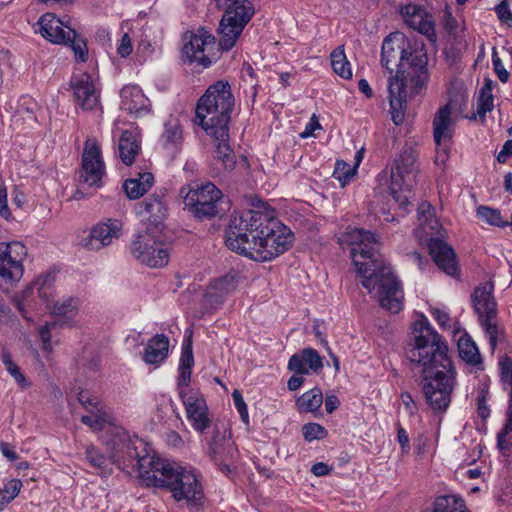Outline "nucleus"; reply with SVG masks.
Instances as JSON below:
<instances>
[{
  "label": "nucleus",
  "mask_w": 512,
  "mask_h": 512,
  "mask_svg": "<svg viewBox=\"0 0 512 512\" xmlns=\"http://www.w3.org/2000/svg\"><path fill=\"white\" fill-rule=\"evenodd\" d=\"M415 162V157L411 152H403L400 155V158L396 161V177L400 180H403V173L409 172Z\"/></svg>",
  "instance_id": "49"
},
{
  "label": "nucleus",
  "mask_w": 512,
  "mask_h": 512,
  "mask_svg": "<svg viewBox=\"0 0 512 512\" xmlns=\"http://www.w3.org/2000/svg\"><path fill=\"white\" fill-rule=\"evenodd\" d=\"M132 52V43H131V39L129 37V35L127 33H125L121 39H120V42H119V45L117 47V53L121 56V57H127L131 54Z\"/></svg>",
  "instance_id": "57"
},
{
  "label": "nucleus",
  "mask_w": 512,
  "mask_h": 512,
  "mask_svg": "<svg viewBox=\"0 0 512 512\" xmlns=\"http://www.w3.org/2000/svg\"><path fill=\"white\" fill-rule=\"evenodd\" d=\"M70 87L76 104L83 110L91 111L99 106L100 88L96 75L76 72L71 78Z\"/></svg>",
  "instance_id": "14"
},
{
  "label": "nucleus",
  "mask_w": 512,
  "mask_h": 512,
  "mask_svg": "<svg viewBox=\"0 0 512 512\" xmlns=\"http://www.w3.org/2000/svg\"><path fill=\"white\" fill-rule=\"evenodd\" d=\"M477 216L489 225L497 227H505L507 222L502 220L501 213L498 209L481 205L476 210Z\"/></svg>",
  "instance_id": "42"
},
{
  "label": "nucleus",
  "mask_w": 512,
  "mask_h": 512,
  "mask_svg": "<svg viewBox=\"0 0 512 512\" xmlns=\"http://www.w3.org/2000/svg\"><path fill=\"white\" fill-rule=\"evenodd\" d=\"M130 253L139 263L151 268H161L168 264L170 250L149 231L139 233L130 245Z\"/></svg>",
  "instance_id": "11"
},
{
  "label": "nucleus",
  "mask_w": 512,
  "mask_h": 512,
  "mask_svg": "<svg viewBox=\"0 0 512 512\" xmlns=\"http://www.w3.org/2000/svg\"><path fill=\"white\" fill-rule=\"evenodd\" d=\"M55 275L53 273H46L38 276L34 282L26 287L22 291L21 297L15 298V305L18 310L24 315L23 312V301L26 299L27 295L31 293L34 289L37 290L38 295L46 302H50L54 296L55 292Z\"/></svg>",
  "instance_id": "28"
},
{
  "label": "nucleus",
  "mask_w": 512,
  "mask_h": 512,
  "mask_svg": "<svg viewBox=\"0 0 512 512\" xmlns=\"http://www.w3.org/2000/svg\"><path fill=\"white\" fill-rule=\"evenodd\" d=\"M234 104L229 83L219 80L208 87L196 106L198 124L213 138L215 159L221 161L226 170H232L236 163L229 144V122Z\"/></svg>",
  "instance_id": "4"
},
{
  "label": "nucleus",
  "mask_w": 512,
  "mask_h": 512,
  "mask_svg": "<svg viewBox=\"0 0 512 512\" xmlns=\"http://www.w3.org/2000/svg\"><path fill=\"white\" fill-rule=\"evenodd\" d=\"M397 439H398V442L400 443L403 451H408L410 449L409 436H408L406 430L403 429L401 426L398 427Z\"/></svg>",
  "instance_id": "64"
},
{
  "label": "nucleus",
  "mask_w": 512,
  "mask_h": 512,
  "mask_svg": "<svg viewBox=\"0 0 512 512\" xmlns=\"http://www.w3.org/2000/svg\"><path fill=\"white\" fill-rule=\"evenodd\" d=\"M166 206L157 196H150L136 205V214L141 221L159 227L166 217Z\"/></svg>",
  "instance_id": "26"
},
{
  "label": "nucleus",
  "mask_w": 512,
  "mask_h": 512,
  "mask_svg": "<svg viewBox=\"0 0 512 512\" xmlns=\"http://www.w3.org/2000/svg\"><path fill=\"white\" fill-rule=\"evenodd\" d=\"M414 338L406 349L412 369L421 374L426 402L434 411L446 410L456 385V371L443 337L426 318L413 324Z\"/></svg>",
  "instance_id": "1"
},
{
  "label": "nucleus",
  "mask_w": 512,
  "mask_h": 512,
  "mask_svg": "<svg viewBox=\"0 0 512 512\" xmlns=\"http://www.w3.org/2000/svg\"><path fill=\"white\" fill-rule=\"evenodd\" d=\"M322 129L316 115H313L309 122L306 124L305 129L301 132L300 137L305 139L314 135L315 130Z\"/></svg>",
  "instance_id": "58"
},
{
  "label": "nucleus",
  "mask_w": 512,
  "mask_h": 512,
  "mask_svg": "<svg viewBox=\"0 0 512 512\" xmlns=\"http://www.w3.org/2000/svg\"><path fill=\"white\" fill-rule=\"evenodd\" d=\"M456 123L457 117L453 114V107L450 102L436 111L432 119V130L433 140L437 147L452 141Z\"/></svg>",
  "instance_id": "20"
},
{
  "label": "nucleus",
  "mask_w": 512,
  "mask_h": 512,
  "mask_svg": "<svg viewBox=\"0 0 512 512\" xmlns=\"http://www.w3.org/2000/svg\"><path fill=\"white\" fill-rule=\"evenodd\" d=\"M402 180L398 179L395 175L394 170L392 171V182L390 186V195L393 200L404 210H407V206L410 205L411 191L405 187L403 188L400 184Z\"/></svg>",
  "instance_id": "40"
},
{
  "label": "nucleus",
  "mask_w": 512,
  "mask_h": 512,
  "mask_svg": "<svg viewBox=\"0 0 512 512\" xmlns=\"http://www.w3.org/2000/svg\"><path fill=\"white\" fill-rule=\"evenodd\" d=\"M458 352L460 358L471 366H478L482 364V357L479 353L478 347L471 337L464 333L458 339Z\"/></svg>",
  "instance_id": "34"
},
{
  "label": "nucleus",
  "mask_w": 512,
  "mask_h": 512,
  "mask_svg": "<svg viewBox=\"0 0 512 512\" xmlns=\"http://www.w3.org/2000/svg\"><path fill=\"white\" fill-rule=\"evenodd\" d=\"M442 22L444 29L449 34H455L458 28V23L455 17L452 15L451 9L446 5L443 10Z\"/></svg>",
  "instance_id": "53"
},
{
  "label": "nucleus",
  "mask_w": 512,
  "mask_h": 512,
  "mask_svg": "<svg viewBox=\"0 0 512 512\" xmlns=\"http://www.w3.org/2000/svg\"><path fill=\"white\" fill-rule=\"evenodd\" d=\"M323 394L320 388L313 389L303 393L297 400L296 406L299 412L316 413L323 403Z\"/></svg>",
  "instance_id": "36"
},
{
  "label": "nucleus",
  "mask_w": 512,
  "mask_h": 512,
  "mask_svg": "<svg viewBox=\"0 0 512 512\" xmlns=\"http://www.w3.org/2000/svg\"><path fill=\"white\" fill-rule=\"evenodd\" d=\"M142 463L140 479L146 486L167 489L189 508L202 504L203 486L194 469L152 455L142 456Z\"/></svg>",
  "instance_id": "5"
},
{
  "label": "nucleus",
  "mask_w": 512,
  "mask_h": 512,
  "mask_svg": "<svg viewBox=\"0 0 512 512\" xmlns=\"http://www.w3.org/2000/svg\"><path fill=\"white\" fill-rule=\"evenodd\" d=\"M38 24L40 34L51 43L63 44L75 36V30L65 25L52 13L42 15Z\"/></svg>",
  "instance_id": "22"
},
{
  "label": "nucleus",
  "mask_w": 512,
  "mask_h": 512,
  "mask_svg": "<svg viewBox=\"0 0 512 512\" xmlns=\"http://www.w3.org/2000/svg\"><path fill=\"white\" fill-rule=\"evenodd\" d=\"M101 433L100 440L107 451L103 454L94 445L86 448V459L101 477H108L113 472V466L129 475L140 478L142 470V456L137 452L140 443L138 439H131L128 433L120 426L106 428Z\"/></svg>",
  "instance_id": "6"
},
{
  "label": "nucleus",
  "mask_w": 512,
  "mask_h": 512,
  "mask_svg": "<svg viewBox=\"0 0 512 512\" xmlns=\"http://www.w3.org/2000/svg\"><path fill=\"white\" fill-rule=\"evenodd\" d=\"M396 74L389 81L390 114L395 125L405 119L407 96L419 94L426 86L429 74L427 56L412 52L411 43L402 32L386 37V70Z\"/></svg>",
  "instance_id": "3"
},
{
  "label": "nucleus",
  "mask_w": 512,
  "mask_h": 512,
  "mask_svg": "<svg viewBox=\"0 0 512 512\" xmlns=\"http://www.w3.org/2000/svg\"><path fill=\"white\" fill-rule=\"evenodd\" d=\"M331 66L333 71L343 79H351L352 78V67L350 62L348 61L344 47L339 46L331 52L330 55Z\"/></svg>",
  "instance_id": "37"
},
{
  "label": "nucleus",
  "mask_w": 512,
  "mask_h": 512,
  "mask_svg": "<svg viewBox=\"0 0 512 512\" xmlns=\"http://www.w3.org/2000/svg\"><path fill=\"white\" fill-rule=\"evenodd\" d=\"M217 3L226 7L219 25V45L223 50H230L253 17L255 9L248 0H217Z\"/></svg>",
  "instance_id": "9"
},
{
  "label": "nucleus",
  "mask_w": 512,
  "mask_h": 512,
  "mask_svg": "<svg viewBox=\"0 0 512 512\" xmlns=\"http://www.w3.org/2000/svg\"><path fill=\"white\" fill-rule=\"evenodd\" d=\"M449 158V150L446 147L441 148L436 146L435 164L438 166L445 165Z\"/></svg>",
  "instance_id": "63"
},
{
  "label": "nucleus",
  "mask_w": 512,
  "mask_h": 512,
  "mask_svg": "<svg viewBox=\"0 0 512 512\" xmlns=\"http://www.w3.org/2000/svg\"><path fill=\"white\" fill-rule=\"evenodd\" d=\"M2 361L5 365L8 373L14 378L19 386L22 388H26L29 386V382L26 380L25 376L20 371V368L13 362L9 353L4 352L2 354Z\"/></svg>",
  "instance_id": "44"
},
{
  "label": "nucleus",
  "mask_w": 512,
  "mask_h": 512,
  "mask_svg": "<svg viewBox=\"0 0 512 512\" xmlns=\"http://www.w3.org/2000/svg\"><path fill=\"white\" fill-rule=\"evenodd\" d=\"M120 108L133 117L139 118L151 112V101L138 85H125L120 91Z\"/></svg>",
  "instance_id": "21"
},
{
  "label": "nucleus",
  "mask_w": 512,
  "mask_h": 512,
  "mask_svg": "<svg viewBox=\"0 0 512 512\" xmlns=\"http://www.w3.org/2000/svg\"><path fill=\"white\" fill-rule=\"evenodd\" d=\"M78 299L73 297L57 300L53 303L52 312L55 315L63 316L66 318H73L78 309Z\"/></svg>",
  "instance_id": "41"
},
{
  "label": "nucleus",
  "mask_w": 512,
  "mask_h": 512,
  "mask_svg": "<svg viewBox=\"0 0 512 512\" xmlns=\"http://www.w3.org/2000/svg\"><path fill=\"white\" fill-rule=\"evenodd\" d=\"M429 253L443 272L449 276H456L459 271L456 255L451 246L438 238H431L428 243Z\"/></svg>",
  "instance_id": "23"
},
{
  "label": "nucleus",
  "mask_w": 512,
  "mask_h": 512,
  "mask_svg": "<svg viewBox=\"0 0 512 512\" xmlns=\"http://www.w3.org/2000/svg\"><path fill=\"white\" fill-rule=\"evenodd\" d=\"M21 488L22 482L19 479H11L7 481L3 488H0L2 498L9 504L18 496Z\"/></svg>",
  "instance_id": "48"
},
{
  "label": "nucleus",
  "mask_w": 512,
  "mask_h": 512,
  "mask_svg": "<svg viewBox=\"0 0 512 512\" xmlns=\"http://www.w3.org/2000/svg\"><path fill=\"white\" fill-rule=\"evenodd\" d=\"M418 212L420 218H425V221L422 223L424 229L428 226L432 229H438L440 227L438 220L434 218V208L429 203H421Z\"/></svg>",
  "instance_id": "47"
},
{
  "label": "nucleus",
  "mask_w": 512,
  "mask_h": 512,
  "mask_svg": "<svg viewBox=\"0 0 512 512\" xmlns=\"http://www.w3.org/2000/svg\"><path fill=\"white\" fill-rule=\"evenodd\" d=\"M495 12L500 21L508 23L512 18V12L509 9L508 0H502L496 7Z\"/></svg>",
  "instance_id": "56"
},
{
  "label": "nucleus",
  "mask_w": 512,
  "mask_h": 512,
  "mask_svg": "<svg viewBox=\"0 0 512 512\" xmlns=\"http://www.w3.org/2000/svg\"><path fill=\"white\" fill-rule=\"evenodd\" d=\"M0 215L5 219L11 217L7 201V189L4 186H0Z\"/></svg>",
  "instance_id": "59"
},
{
  "label": "nucleus",
  "mask_w": 512,
  "mask_h": 512,
  "mask_svg": "<svg viewBox=\"0 0 512 512\" xmlns=\"http://www.w3.org/2000/svg\"><path fill=\"white\" fill-rule=\"evenodd\" d=\"M433 319L440 325V327L447 329L450 328L451 318L446 311H443L439 308H433L430 311Z\"/></svg>",
  "instance_id": "55"
},
{
  "label": "nucleus",
  "mask_w": 512,
  "mask_h": 512,
  "mask_svg": "<svg viewBox=\"0 0 512 512\" xmlns=\"http://www.w3.org/2000/svg\"><path fill=\"white\" fill-rule=\"evenodd\" d=\"M232 398L234 401L235 408L237 409L241 419L243 420V422L248 423L249 422V413H248L247 405L245 404L240 391L234 390L232 392Z\"/></svg>",
  "instance_id": "52"
},
{
  "label": "nucleus",
  "mask_w": 512,
  "mask_h": 512,
  "mask_svg": "<svg viewBox=\"0 0 512 512\" xmlns=\"http://www.w3.org/2000/svg\"><path fill=\"white\" fill-rule=\"evenodd\" d=\"M500 379L508 396V408L512 410V358L504 356L499 361Z\"/></svg>",
  "instance_id": "39"
},
{
  "label": "nucleus",
  "mask_w": 512,
  "mask_h": 512,
  "mask_svg": "<svg viewBox=\"0 0 512 512\" xmlns=\"http://www.w3.org/2000/svg\"><path fill=\"white\" fill-rule=\"evenodd\" d=\"M497 447L502 455H508L512 449V410L507 409L506 421L497 435Z\"/></svg>",
  "instance_id": "38"
},
{
  "label": "nucleus",
  "mask_w": 512,
  "mask_h": 512,
  "mask_svg": "<svg viewBox=\"0 0 512 512\" xmlns=\"http://www.w3.org/2000/svg\"><path fill=\"white\" fill-rule=\"evenodd\" d=\"M294 233L272 209H250L233 214L226 229V246L258 262L272 261L288 251Z\"/></svg>",
  "instance_id": "2"
},
{
  "label": "nucleus",
  "mask_w": 512,
  "mask_h": 512,
  "mask_svg": "<svg viewBox=\"0 0 512 512\" xmlns=\"http://www.w3.org/2000/svg\"><path fill=\"white\" fill-rule=\"evenodd\" d=\"M488 397H489V391L487 388L483 387L478 391L477 410H478V415L483 420L487 419L490 415V409L487 404Z\"/></svg>",
  "instance_id": "51"
},
{
  "label": "nucleus",
  "mask_w": 512,
  "mask_h": 512,
  "mask_svg": "<svg viewBox=\"0 0 512 512\" xmlns=\"http://www.w3.org/2000/svg\"><path fill=\"white\" fill-rule=\"evenodd\" d=\"M322 368V357L313 348H305L300 353L292 355L288 362V369L295 374L317 373Z\"/></svg>",
  "instance_id": "24"
},
{
  "label": "nucleus",
  "mask_w": 512,
  "mask_h": 512,
  "mask_svg": "<svg viewBox=\"0 0 512 512\" xmlns=\"http://www.w3.org/2000/svg\"><path fill=\"white\" fill-rule=\"evenodd\" d=\"M240 275L238 272L231 271L223 277L213 281L207 288L205 296L212 304H218L225 297L232 294L238 287Z\"/></svg>",
  "instance_id": "27"
},
{
  "label": "nucleus",
  "mask_w": 512,
  "mask_h": 512,
  "mask_svg": "<svg viewBox=\"0 0 512 512\" xmlns=\"http://www.w3.org/2000/svg\"><path fill=\"white\" fill-rule=\"evenodd\" d=\"M106 175V166L99 142L89 137L82 153L80 181L89 187L100 188Z\"/></svg>",
  "instance_id": "12"
},
{
  "label": "nucleus",
  "mask_w": 512,
  "mask_h": 512,
  "mask_svg": "<svg viewBox=\"0 0 512 512\" xmlns=\"http://www.w3.org/2000/svg\"><path fill=\"white\" fill-rule=\"evenodd\" d=\"M51 325L46 324L39 329V335L43 343V348L47 351L51 350Z\"/></svg>",
  "instance_id": "60"
},
{
  "label": "nucleus",
  "mask_w": 512,
  "mask_h": 512,
  "mask_svg": "<svg viewBox=\"0 0 512 512\" xmlns=\"http://www.w3.org/2000/svg\"><path fill=\"white\" fill-rule=\"evenodd\" d=\"M339 240L349 248L352 262L362 277V285L384 307V264L380 239L371 231L354 228L344 232Z\"/></svg>",
  "instance_id": "7"
},
{
  "label": "nucleus",
  "mask_w": 512,
  "mask_h": 512,
  "mask_svg": "<svg viewBox=\"0 0 512 512\" xmlns=\"http://www.w3.org/2000/svg\"><path fill=\"white\" fill-rule=\"evenodd\" d=\"M405 305V295L400 279L386 266V313L399 314Z\"/></svg>",
  "instance_id": "25"
},
{
  "label": "nucleus",
  "mask_w": 512,
  "mask_h": 512,
  "mask_svg": "<svg viewBox=\"0 0 512 512\" xmlns=\"http://www.w3.org/2000/svg\"><path fill=\"white\" fill-rule=\"evenodd\" d=\"M169 354V339L164 334H156L152 337L145 349L143 354V361L146 364L154 365L158 367Z\"/></svg>",
  "instance_id": "30"
},
{
  "label": "nucleus",
  "mask_w": 512,
  "mask_h": 512,
  "mask_svg": "<svg viewBox=\"0 0 512 512\" xmlns=\"http://www.w3.org/2000/svg\"><path fill=\"white\" fill-rule=\"evenodd\" d=\"M185 408L186 418L191 427L204 433L211 426V415L204 396L199 391L180 397Z\"/></svg>",
  "instance_id": "18"
},
{
  "label": "nucleus",
  "mask_w": 512,
  "mask_h": 512,
  "mask_svg": "<svg viewBox=\"0 0 512 512\" xmlns=\"http://www.w3.org/2000/svg\"><path fill=\"white\" fill-rule=\"evenodd\" d=\"M302 435L307 442L324 439L328 435V431L320 424L310 422L302 427Z\"/></svg>",
  "instance_id": "46"
},
{
  "label": "nucleus",
  "mask_w": 512,
  "mask_h": 512,
  "mask_svg": "<svg viewBox=\"0 0 512 512\" xmlns=\"http://www.w3.org/2000/svg\"><path fill=\"white\" fill-rule=\"evenodd\" d=\"M154 177L150 172L139 173L138 177L127 179L123 188L129 199L135 200L143 196L153 185Z\"/></svg>",
  "instance_id": "32"
},
{
  "label": "nucleus",
  "mask_w": 512,
  "mask_h": 512,
  "mask_svg": "<svg viewBox=\"0 0 512 512\" xmlns=\"http://www.w3.org/2000/svg\"><path fill=\"white\" fill-rule=\"evenodd\" d=\"M493 291L494 284L485 282L479 284L471 294L472 306L485 335L488 337L492 351L504 338V332L497 321L498 310Z\"/></svg>",
  "instance_id": "8"
},
{
  "label": "nucleus",
  "mask_w": 512,
  "mask_h": 512,
  "mask_svg": "<svg viewBox=\"0 0 512 512\" xmlns=\"http://www.w3.org/2000/svg\"><path fill=\"white\" fill-rule=\"evenodd\" d=\"M494 108V98L492 94H481L479 93V98L477 101V114L481 118L482 121L485 120V116L488 112L492 111Z\"/></svg>",
  "instance_id": "50"
},
{
  "label": "nucleus",
  "mask_w": 512,
  "mask_h": 512,
  "mask_svg": "<svg viewBox=\"0 0 512 512\" xmlns=\"http://www.w3.org/2000/svg\"><path fill=\"white\" fill-rule=\"evenodd\" d=\"M222 198V192L213 184L205 183L189 188L184 195V203L196 217L209 218L218 213V204Z\"/></svg>",
  "instance_id": "13"
},
{
  "label": "nucleus",
  "mask_w": 512,
  "mask_h": 512,
  "mask_svg": "<svg viewBox=\"0 0 512 512\" xmlns=\"http://www.w3.org/2000/svg\"><path fill=\"white\" fill-rule=\"evenodd\" d=\"M512 156V140H507L497 155L499 163H505L508 157Z\"/></svg>",
  "instance_id": "62"
},
{
  "label": "nucleus",
  "mask_w": 512,
  "mask_h": 512,
  "mask_svg": "<svg viewBox=\"0 0 512 512\" xmlns=\"http://www.w3.org/2000/svg\"><path fill=\"white\" fill-rule=\"evenodd\" d=\"M214 45V36L204 29H198L197 32L190 34L182 52L190 62H196L207 68L212 64L210 53Z\"/></svg>",
  "instance_id": "17"
},
{
  "label": "nucleus",
  "mask_w": 512,
  "mask_h": 512,
  "mask_svg": "<svg viewBox=\"0 0 512 512\" xmlns=\"http://www.w3.org/2000/svg\"><path fill=\"white\" fill-rule=\"evenodd\" d=\"M64 45H69L74 53V58L77 62H86L88 58V49L86 42L77 35L75 32V36L69 40H67L66 43H63Z\"/></svg>",
  "instance_id": "45"
},
{
  "label": "nucleus",
  "mask_w": 512,
  "mask_h": 512,
  "mask_svg": "<svg viewBox=\"0 0 512 512\" xmlns=\"http://www.w3.org/2000/svg\"><path fill=\"white\" fill-rule=\"evenodd\" d=\"M405 23L413 30L425 35L428 40L435 42L436 31L433 16L422 6L407 4L400 9Z\"/></svg>",
  "instance_id": "19"
},
{
  "label": "nucleus",
  "mask_w": 512,
  "mask_h": 512,
  "mask_svg": "<svg viewBox=\"0 0 512 512\" xmlns=\"http://www.w3.org/2000/svg\"><path fill=\"white\" fill-rule=\"evenodd\" d=\"M193 365L194 357L191 344L183 345L178 367L177 389L179 397L189 395L193 391L189 389Z\"/></svg>",
  "instance_id": "29"
},
{
  "label": "nucleus",
  "mask_w": 512,
  "mask_h": 512,
  "mask_svg": "<svg viewBox=\"0 0 512 512\" xmlns=\"http://www.w3.org/2000/svg\"><path fill=\"white\" fill-rule=\"evenodd\" d=\"M0 451L2 455L7 458L9 461H15L18 459V454L12 448V446L7 442H0Z\"/></svg>",
  "instance_id": "61"
},
{
  "label": "nucleus",
  "mask_w": 512,
  "mask_h": 512,
  "mask_svg": "<svg viewBox=\"0 0 512 512\" xmlns=\"http://www.w3.org/2000/svg\"><path fill=\"white\" fill-rule=\"evenodd\" d=\"M357 169L344 161L338 160L335 164L333 176L339 181L342 187L351 182L356 176Z\"/></svg>",
  "instance_id": "43"
},
{
  "label": "nucleus",
  "mask_w": 512,
  "mask_h": 512,
  "mask_svg": "<svg viewBox=\"0 0 512 512\" xmlns=\"http://www.w3.org/2000/svg\"><path fill=\"white\" fill-rule=\"evenodd\" d=\"M119 157L122 162L130 166L141 149L139 135L136 131L125 130L118 143Z\"/></svg>",
  "instance_id": "31"
},
{
  "label": "nucleus",
  "mask_w": 512,
  "mask_h": 512,
  "mask_svg": "<svg viewBox=\"0 0 512 512\" xmlns=\"http://www.w3.org/2000/svg\"><path fill=\"white\" fill-rule=\"evenodd\" d=\"M231 450V441L230 437H226V432L222 435L221 438L218 435L213 436L211 441L209 442V453L215 462V464L219 465L221 470L225 473L230 472V468L228 465L223 464L225 456Z\"/></svg>",
  "instance_id": "33"
},
{
  "label": "nucleus",
  "mask_w": 512,
  "mask_h": 512,
  "mask_svg": "<svg viewBox=\"0 0 512 512\" xmlns=\"http://www.w3.org/2000/svg\"><path fill=\"white\" fill-rule=\"evenodd\" d=\"M78 401L88 412L87 415L81 417V422L92 431L100 432L106 428L117 426L107 407L90 392L80 391L78 393Z\"/></svg>",
  "instance_id": "15"
},
{
  "label": "nucleus",
  "mask_w": 512,
  "mask_h": 512,
  "mask_svg": "<svg viewBox=\"0 0 512 512\" xmlns=\"http://www.w3.org/2000/svg\"><path fill=\"white\" fill-rule=\"evenodd\" d=\"M27 248L19 241L0 243V290L9 291L23 277Z\"/></svg>",
  "instance_id": "10"
},
{
  "label": "nucleus",
  "mask_w": 512,
  "mask_h": 512,
  "mask_svg": "<svg viewBox=\"0 0 512 512\" xmlns=\"http://www.w3.org/2000/svg\"><path fill=\"white\" fill-rule=\"evenodd\" d=\"M182 142V130L180 125L174 121L165 124L164 132L161 136V143L167 152L174 155L179 151Z\"/></svg>",
  "instance_id": "35"
},
{
  "label": "nucleus",
  "mask_w": 512,
  "mask_h": 512,
  "mask_svg": "<svg viewBox=\"0 0 512 512\" xmlns=\"http://www.w3.org/2000/svg\"><path fill=\"white\" fill-rule=\"evenodd\" d=\"M492 62H493L494 70H495L499 80L502 83H506L508 81V79H509V73L504 68V66L502 64V61L497 56V53H496L495 49L493 50V54H492Z\"/></svg>",
  "instance_id": "54"
},
{
  "label": "nucleus",
  "mask_w": 512,
  "mask_h": 512,
  "mask_svg": "<svg viewBox=\"0 0 512 512\" xmlns=\"http://www.w3.org/2000/svg\"><path fill=\"white\" fill-rule=\"evenodd\" d=\"M123 223L116 218H106L96 223L89 235L83 241V246L89 250L98 251L112 245L122 235Z\"/></svg>",
  "instance_id": "16"
}]
</instances>
